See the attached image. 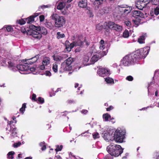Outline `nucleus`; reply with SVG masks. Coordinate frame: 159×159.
Masks as SVG:
<instances>
[{
  "mask_svg": "<svg viewBox=\"0 0 159 159\" xmlns=\"http://www.w3.org/2000/svg\"><path fill=\"white\" fill-rule=\"evenodd\" d=\"M30 30L27 31V35H32L34 38L39 39L42 37V34L46 35L48 33L47 30L43 27L36 26L31 25L30 26Z\"/></svg>",
  "mask_w": 159,
  "mask_h": 159,
  "instance_id": "f257e3e1",
  "label": "nucleus"
},
{
  "mask_svg": "<svg viewBox=\"0 0 159 159\" xmlns=\"http://www.w3.org/2000/svg\"><path fill=\"white\" fill-rule=\"evenodd\" d=\"M107 150L110 155L115 157L119 156L123 152V149L120 145L113 143L107 146Z\"/></svg>",
  "mask_w": 159,
  "mask_h": 159,
  "instance_id": "f03ea898",
  "label": "nucleus"
},
{
  "mask_svg": "<svg viewBox=\"0 0 159 159\" xmlns=\"http://www.w3.org/2000/svg\"><path fill=\"white\" fill-rule=\"evenodd\" d=\"M50 18L54 21L55 26L56 28L62 27L65 24L66 19L64 16H60L57 14L53 13Z\"/></svg>",
  "mask_w": 159,
  "mask_h": 159,
  "instance_id": "7ed1b4c3",
  "label": "nucleus"
},
{
  "mask_svg": "<svg viewBox=\"0 0 159 159\" xmlns=\"http://www.w3.org/2000/svg\"><path fill=\"white\" fill-rule=\"evenodd\" d=\"M137 61L134 53L125 56L121 61V64L124 66H129Z\"/></svg>",
  "mask_w": 159,
  "mask_h": 159,
  "instance_id": "20e7f679",
  "label": "nucleus"
},
{
  "mask_svg": "<svg viewBox=\"0 0 159 159\" xmlns=\"http://www.w3.org/2000/svg\"><path fill=\"white\" fill-rule=\"evenodd\" d=\"M125 130L121 129L119 130L117 129L114 134L113 139L117 142L122 143L123 142L125 138Z\"/></svg>",
  "mask_w": 159,
  "mask_h": 159,
  "instance_id": "39448f33",
  "label": "nucleus"
},
{
  "mask_svg": "<svg viewBox=\"0 0 159 159\" xmlns=\"http://www.w3.org/2000/svg\"><path fill=\"white\" fill-rule=\"evenodd\" d=\"M149 52V49L148 48H141L139 50H138L135 51L134 53L138 61L140 59L145 58L148 54Z\"/></svg>",
  "mask_w": 159,
  "mask_h": 159,
  "instance_id": "423d86ee",
  "label": "nucleus"
},
{
  "mask_svg": "<svg viewBox=\"0 0 159 159\" xmlns=\"http://www.w3.org/2000/svg\"><path fill=\"white\" fill-rule=\"evenodd\" d=\"M105 23H106V25L109 28L116 31L120 32L122 30L123 27L121 25L116 24L113 22L110 21L108 23H105Z\"/></svg>",
  "mask_w": 159,
  "mask_h": 159,
  "instance_id": "0eeeda50",
  "label": "nucleus"
},
{
  "mask_svg": "<svg viewBox=\"0 0 159 159\" xmlns=\"http://www.w3.org/2000/svg\"><path fill=\"white\" fill-rule=\"evenodd\" d=\"M73 58L71 57H69L65 61L64 65V70L65 71H71L72 69L71 64L73 62Z\"/></svg>",
  "mask_w": 159,
  "mask_h": 159,
  "instance_id": "6e6552de",
  "label": "nucleus"
},
{
  "mask_svg": "<svg viewBox=\"0 0 159 159\" xmlns=\"http://www.w3.org/2000/svg\"><path fill=\"white\" fill-rule=\"evenodd\" d=\"M97 73L100 76L104 77L110 75L111 73L110 70L106 68H100L98 69Z\"/></svg>",
  "mask_w": 159,
  "mask_h": 159,
  "instance_id": "1a4fd4ad",
  "label": "nucleus"
},
{
  "mask_svg": "<svg viewBox=\"0 0 159 159\" xmlns=\"http://www.w3.org/2000/svg\"><path fill=\"white\" fill-rule=\"evenodd\" d=\"M24 64L22 65H18L16 66V68L18 70L21 71H25L28 70L30 69L31 70V69L30 68V67L29 66V64H28L27 62H24Z\"/></svg>",
  "mask_w": 159,
  "mask_h": 159,
  "instance_id": "9d476101",
  "label": "nucleus"
},
{
  "mask_svg": "<svg viewBox=\"0 0 159 159\" xmlns=\"http://www.w3.org/2000/svg\"><path fill=\"white\" fill-rule=\"evenodd\" d=\"M39 55H36L34 57L28 59H23V62H27L29 65H31L35 62L39 58Z\"/></svg>",
  "mask_w": 159,
  "mask_h": 159,
  "instance_id": "9b49d317",
  "label": "nucleus"
},
{
  "mask_svg": "<svg viewBox=\"0 0 159 159\" xmlns=\"http://www.w3.org/2000/svg\"><path fill=\"white\" fill-rule=\"evenodd\" d=\"M68 57V56L66 54H62L61 56L55 55L52 56L53 60L56 61H60Z\"/></svg>",
  "mask_w": 159,
  "mask_h": 159,
  "instance_id": "f8f14e48",
  "label": "nucleus"
},
{
  "mask_svg": "<svg viewBox=\"0 0 159 159\" xmlns=\"http://www.w3.org/2000/svg\"><path fill=\"white\" fill-rule=\"evenodd\" d=\"M82 36H79L76 41H74L75 46H80L83 47L84 44V40L81 39Z\"/></svg>",
  "mask_w": 159,
  "mask_h": 159,
  "instance_id": "ddd939ff",
  "label": "nucleus"
},
{
  "mask_svg": "<svg viewBox=\"0 0 159 159\" xmlns=\"http://www.w3.org/2000/svg\"><path fill=\"white\" fill-rule=\"evenodd\" d=\"M65 45L66 47V49L68 52H70L71 49L75 46V45L73 42L70 44L68 41H66L65 42Z\"/></svg>",
  "mask_w": 159,
  "mask_h": 159,
  "instance_id": "4468645a",
  "label": "nucleus"
},
{
  "mask_svg": "<svg viewBox=\"0 0 159 159\" xmlns=\"http://www.w3.org/2000/svg\"><path fill=\"white\" fill-rule=\"evenodd\" d=\"M147 37L146 33H143L142 35L139 37L138 39V42L140 44H143L145 43V38Z\"/></svg>",
  "mask_w": 159,
  "mask_h": 159,
  "instance_id": "2eb2a0df",
  "label": "nucleus"
},
{
  "mask_svg": "<svg viewBox=\"0 0 159 159\" xmlns=\"http://www.w3.org/2000/svg\"><path fill=\"white\" fill-rule=\"evenodd\" d=\"M44 25L49 30H52L54 28L53 25L52 24V21L50 20H45Z\"/></svg>",
  "mask_w": 159,
  "mask_h": 159,
  "instance_id": "dca6fc26",
  "label": "nucleus"
},
{
  "mask_svg": "<svg viewBox=\"0 0 159 159\" xmlns=\"http://www.w3.org/2000/svg\"><path fill=\"white\" fill-rule=\"evenodd\" d=\"M133 14L134 15L143 18L144 17L143 14L139 11L135 10L133 11Z\"/></svg>",
  "mask_w": 159,
  "mask_h": 159,
  "instance_id": "f3484780",
  "label": "nucleus"
},
{
  "mask_svg": "<svg viewBox=\"0 0 159 159\" xmlns=\"http://www.w3.org/2000/svg\"><path fill=\"white\" fill-rule=\"evenodd\" d=\"M78 5L80 7H86L87 5V0H82L80 1L79 2Z\"/></svg>",
  "mask_w": 159,
  "mask_h": 159,
  "instance_id": "a211bd4d",
  "label": "nucleus"
},
{
  "mask_svg": "<svg viewBox=\"0 0 159 159\" xmlns=\"http://www.w3.org/2000/svg\"><path fill=\"white\" fill-rule=\"evenodd\" d=\"M99 58V56L97 55H93L90 60V64H93L97 61Z\"/></svg>",
  "mask_w": 159,
  "mask_h": 159,
  "instance_id": "6ab92c4d",
  "label": "nucleus"
},
{
  "mask_svg": "<svg viewBox=\"0 0 159 159\" xmlns=\"http://www.w3.org/2000/svg\"><path fill=\"white\" fill-rule=\"evenodd\" d=\"M25 19L26 20V22H27V24H31L34 21V17L31 16L27 18H25Z\"/></svg>",
  "mask_w": 159,
  "mask_h": 159,
  "instance_id": "aec40b11",
  "label": "nucleus"
},
{
  "mask_svg": "<svg viewBox=\"0 0 159 159\" xmlns=\"http://www.w3.org/2000/svg\"><path fill=\"white\" fill-rule=\"evenodd\" d=\"M103 138L105 140L108 141L112 140L113 139V137L109 133H105L104 134Z\"/></svg>",
  "mask_w": 159,
  "mask_h": 159,
  "instance_id": "412c9836",
  "label": "nucleus"
},
{
  "mask_svg": "<svg viewBox=\"0 0 159 159\" xmlns=\"http://www.w3.org/2000/svg\"><path fill=\"white\" fill-rule=\"evenodd\" d=\"M50 59L48 57H45L42 61V64L45 66L49 64L50 62Z\"/></svg>",
  "mask_w": 159,
  "mask_h": 159,
  "instance_id": "4be33fe9",
  "label": "nucleus"
},
{
  "mask_svg": "<svg viewBox=\"0 0 159 159\" xmlns=\"http://www.w3.org/2000/svg\"><path fill=\"white\" fill-rule=\"evenodd\" d=\"M11 135L13 137H16L17 136V132L16 131V128L14 127L12 129L11 128Z\"/></svg>",
  "mask_w": 159,
  "mask_h": 159,
  "instance_id": "5701e85b",
  "label": "nucleus"
},
{
  "mask_svg": "<svg viewBox=\"0 0 159 159\" xmlns=\"http://www.w3.org/2000/svg\"><path fill=\"white\" fill-rule=\"evenodd\" d=\"M65 4L63 2H60L57 6V9L58 10H61L65 7Z\"/></svg>",
  "mask_w": 159,
  "mask_h": 159,
  "instance_id": "b1692460",
  "label": "nucleus"
},
{
  "mask_svg": "<svg viewBox=\"0 0 159 159\" xmlns=\"http://www.w3.org/2000/svg\"><path fill=\"white\" fill-rule=\"evenodd\" d=\"M141 6H140L139 10H142L143 8L146 6V5L148 4V2H147L146 1H144V0H142V2H141Z\"/></svg>",
  "mask_w": 159,
  "mask_h": 159,
  "instance_id": "393cba45",
  "label": "nucleus"
},
{
  "mask_svg": "<svg viewBox=\"0 0 159 159\" xmlns=\"http://www.w3.org/2000/svg\"><path fill=\"white\" fill-rule=\"evenodd\" d=\"M146 2L149 3L151 2L152 5H157L159 3V0H147Z\"/></svg>",
  "mask_w": 159,
  "mask_h": 159,
  "instance_id": "a878e982",
  "label": "nucleus"
},
{
  "mask_svg": "<svg viewBox=\"0 0 159 159\" xmlns=\"http://www.w3.org/2000/svg\"><path fill=\"white\" fill-rule=\"evenodd\" d=\"M15 154V152L14 151H11L9 152L7 154V158L8 159H13L14 158L13 155Z\"/></svg>",
  "mask_w": 159,
  "mask_h": 159,
  "instance_id": "bb28decb",
  "label": "nucleus"
},
{
  "mask_svg": "<svg viewBox=\"0 0 159 159\" xmlns=\"http://www.w3.org/2000/svg\"><path fill=\"white\" fill-rule=\"evenodd\" d=\"M103 118L105 120V121H108L109 119L111 118V116L108 113H106L103 114Z\"/></svg>",
  "mask_w": 159,
  "mask_h": 159,
  "instance_id": "cd10ccee",
  "label": "nucleus"
},
{
  "mask_svg": "<svg viewBox=\"0 0 159 159\" xmlns=\"http://www.w3.org/2000/svg\"><path fill=\"white\" fill-rule=\"evenodd\" d=\"M105 81L107 83L109 84H114V80L110 77H108L106 78L105 79Z\"/></svg>",
  "mask_w": 159,
  "mask_h": 159,
  "instance_id": "c85d7f7f",
  "label": "nucleus"
},
{
  "mask_svg": "<svg viewBox=\"0 0 159 159\" xmlns=\"http://www.w3.org/2000/svg\"><path fill=\"white\" fill-rule=\"evenodd\" d=\"M26 23V20L25 19H21L20 20H17L16 23L21 25H24Z\"/></svg>",
  "mask_w": 159,
  "mask_h": 159,
  "instance_id": "c756f323",
  "label": "nucleus"
},
{
  "mask_svg": "<svg viewBox=\"0 0 159 159\" xmlns=\"http://www.w3.org/2000/svg\"><path fill=\"white\" fill-rule=\"evenodd\" d=\"M26 107V103H24L23 104L21 108L20 109V112L23 114L24 111H25V108Z\"/></svg>",
  "mask_w": 159,
  "mask_h": 159,
  "instance_id": "7c9ffc66",
  "label": "nucleus"
},
{
  "mask_svg": "<svg viewBox=\"0 0 159 159\" xmlns=\"http://www.w3.org/2000/svg\"><path fill=\"white\" fill-rule=\"evenodd\" d=\"M96 29L97 30H101L102 29H105V26L102 25L98 24L96 26Z\"/></svg>",
  "mask_w": 159,
  "mask_h": 159,
  "instance_id": "2f4dec72",
  "label": "nucleus"
},
{
  "mask_svg": "<svg viewBox=\"0 0 159 159\" xmlns=\"http://www.w3.org/2000/svg\"><path fill=\"white\" fill-rule=\"evenodd\" d=\"M56 148L55 149V151L57 152L61 151L63 148V146L62 145H61L60 146L58 145H56Z\"/></svg>",
  "mask_w": 159,
  "mask_h": 159,
  "instance_id": "473e14b6",
  "label": "nucleus"
},
{
  "mask_svg": "<svg viewBox=\"0 0 159 159\" xmlns=\"http://www.w3.org/2000/svg\"><path fill=\"white\" fill-rule=\"evenodd\" d=\"M129 33L128 31L125 30L123 33V36L125 38H127L129 37Z\"/></svg>",
  "mask_w": 159,
  "mask_h": 159,
  "instance_id": "72a5a7b5",
  "label": "nucleus"
},
{
  "mask_svg": "<svg viewBox=\"0 0 159 159\" xmlns=\"http://www.w3.org/2000/svg\"><path fill=\"white\" fill-rule=\"evenodd\" d=\"M142 0H137L135 2L136 7L139 9Z\"/></svg>",
  "mask_w": 159,
  "mask_h": 159,
  "instance_id": "f704fd0d",
  "label": "nucleus"
},
{
  "mask_svg": "<svg viewBox=\"0 0 159 159\" xmlns=\"http://www.w3.org/2000/svg\"><path fill=\"white\" fill-rule=\"evenodd\" d=\"M40 146L42 147L41 150L42 151H44L46 148V146L44 142H41L40 143Z\"/></svg>",
  "mask_w": 159,
  "mask_h": 159,
  "instance_id": "c9c22d12",
  "label": "nucleus"
},
{
  "mask_svg": "<svg viewBox=\"0 0 159 159\" xmlns=\"http://www.w3.org/2000/svg\"><path fill=\"white\" fill-rule=\"evenodd\" d=\"M57 65L56 62L53 64L52 65V69L53 71L55 72H57Z\"/></svg>",
  "mask_w": 159,
  "mask_h": 159,
  "instance_id": "e433bc0d",
  "label": "nucleus"
},
{
  "mask_svg": "<svg viewBox=\"0 0 159 159\" xmlns=\"http://www.w3.org/2000/svg\"><path fill=\"white\" fill-rule=\"evenodd\" d=\"M57 38L58 39L64 38L65 37V35L64 34H61L60 32H57Z\"/></svg>",
  "mask_w": 159,
  "mask_h": 159,
  "instance_id": "4c0bfd02",
  "label": "nucleus"
},
{
  "mask_svg": "<svg viewBox=\"0 0 159 159\" xmlns=\"http://www.w3.org/2000/svg\"><path fill=\"white\" fill-rule=\"evenodd\" d=\"M4 28H6L8 32H11L13 31V29L11 26H4Z\"/></svg>",
  "mask_w": 159,
  "mask_h": 159,
  "instance_id": "58836bf2",
  "label": "nucleus"
},
{
  "mask_svg": "<svg viewBox=\"0 0 159 159\" xmlns=\"http://www.w3.org/2000/svg\"><path fill=\"white\" fill-rule=\"evenodd\" d=\"M7 63H8V67H16V66L15 64L13 63V62H12L11 61H8Z\"/></svg>",
  "mask_w": 159,
  "mask_h": 159,
  "instance_id": "ea45409f",
  "label": "nucleus"
},
{
  "mask_svg": "<svg viewBox=\"0 0 159 159\" xmlns=\"http://www.w3.org/2000/svg\"><path fill=\"white\" fill-rule=\"evenodd\" d=\"M37 101H38L39 103L40 104H43L44 102V101L43 98L41 97H39L38 98Z\"/></svg>",
  "mask_w": 159,
  "mask_h": 159,
  "instance_id": "a19ab883",
  "label": "nucleus"
},
{
  "mask_svg": "<svg viewBox=\"0 0 159 159\" xmlns=\"http://www.w3.org/2000/svg\"><path fill=\"white\" fill-rule=\"evenodd\" d=\"M154 13L157 15L159 14V5H158L154 9Z\"/></svg>",
  "mask_w": 159,
  "mask_h": 159,
  "instance_id": "79ce46f5",
  "label": "nucleus"
},
{
  "mask_svg": "<svg viewBox=\"0 0 159 159\" xmlns=\"http://www.w3.org/2000/svg\"><path fill=\"white\" fill-rule=\"evenodd\" d=\"M51 6L49 5H42V6H40L39 7V10L41 9H43L44 8H49V7Z\"/></svg>",
  "mask_w": 159,
  "mask_h": 159,
  "instance_id": "37998d69",
  "label": "nucleus"
},
{
  "mask_svg": "<svg viewBox=\"0 0 159 159\" xmlns=\"http://www.w3.org/2000/svg\"><path fill=\"white\" fill-rule=\"evenodd\" d=\"M93 138L94 139L99 138V134L98 132H95L93 134Z\"/></svg>",
  "mask_w": 159,
  "mask_h": 159,
  "instance_id": "c03bdc74",
  "label": "nucleus"
},
{
  "mask_svg": "<svg viewBox=\"0 0 159 159\" xmlns=\"http://www.w3.org/2000/svg\"><path fill=\"white\" fill-rule=\"evenodd\" d=\"M97 3L98 5H101L104 2H106V1L104 0H96Z\"/></svg>",
  "mask_w": 159,
  "mask_h": 159,
  "instance_id": "a18cd8bd",
  "label": "nucleus"
},
{
  "mask_svg": "<svg viewBox=\"0 0 159 159\" xmlns=\"http://www.w3.org/2000/svg\"><path fill=\"white\" fill-rule=\"evenodd\" d=\"M21 145V143L20 142H18L17 143H15L13 144V147L14 148H17L20 146Z\"/></svg>",
  "mask_w": 159,
  "mask_h": 159,
  "instance_id": "49530a36",
  "label": "nucleus"
},
{
  "mask_svg": "<svg viewBox=\"0 0 159 159\" xmlns=\"http://www.w3.org/2000/svg\"><path fill=\"white\" fill-rule=\"evenodd\" d=\"M36 96L35 94L33 93L32 95V97L31 99L32 101H34L35 102L37 101V99L36 98Z\"/></svg>",
  "mask_w": 159,
  "mask_h": 159,
  "instance_id": "de8ad7c7",
  "label": "nucleus"
},
{
  "mask_svg": "<svg viewBox=\"0 0 159 159\" xmlns=\"http://www.w3.org/2000/svg\"><path fill=\"white\" fill-rule=\"evenodd\" d=\"M126 80L129 81H132L133 80V78L132 76L129 75L126 77Z\"/></svg>",
  "mask_w": 159,
  "mask_h": 159,
  "instance_id": "09e8293b",
  "label": "nucleus"
},
{
  "mask_svg": "<svg viewBox=\"0 0 159 159\" xmlns=\"http://www.w3.org/2000/svg\"><path fill=\"white\" fill-rule=\"evenodd\" d=\"M125 23L128 27H130L131 26V22L129 21L128 20L125 21Z\"/></svg>",
  "mask_w": 159,
  "mask_h": 159,
  "instance_id": "8fccbe9b",
  "label": "nucleus"
},
{
  "mask_svg": "<svg viewBox=\"0 0 159 159\" xmlns=\"http://www.w3.org/2000/svg\"><path fill=\"white\" fill-rule=\"evenodd\" d=\"M39 20L40 22H42L44 21L45 19L44 16L43 15H40L39 16Z\"/></svg>",
  "mask_w": 159,
  "mask_h": 159,
  "instance_id": "3c124183",
  "label": "nucleus"
},
{
  "mask_svg": "<svg viewBox=\"0 0 159 159\" xmlns=\"http://www.w3.org/2000/svg\"><path fill=\"white\" fill-rule=\"evenodd\" d=\"M75 101L74 100L69 99L67 101V102L68 104H72L75 103Z\"/></svg>",
  "mask_w": 159,
  "mask_h": 159,
  "instance_id": "603ef678",
  "label": "nucleus"
},
{
  "mask_svg": "<svg viewBox=\"0 0 159 159\" xmlns=\"http://www.w3.org/2000/svg\"><path fill=\"white\" fill-rule=\"evenodd\" d=\"M105 30L104 32L105 34L106 35H109V34L110 33L109 28H108V29H106L105 28Z\"/></svg>",
  "mask_w": 159,
  "mask_h": 159,
  "instance_id": "864d4df0",
  "label": "nucleus"
},
{
  "mask_svg": "<svg viewBox=\"0 0 159 159\" xmlns=\"http://www.w3.org/2000/svg\"><path fill=\"white\" fill-rule=\"evenodd\" d=\"M154 155L156 159H159V152H155Z\"/></svg>",
  "mask_w": 159,
  "mask_h": 159,
  "instance_id": "5fc2aeb1",
  "label": "nucleus"
},
{
  "mask_svg": "<svg viewBox=\"0 0 159 159\" xmlns=\"http://www.w3.org/2000/svg\"><path fill=\"white\" fill-rule=\"evenodd\" d=\"M123 11L124 13H128L130 11L129 9H127L125 8L123 9Z\"/></svg>",
  "mask_w": 159,
  "mask_h": 159,
  "instance_id": "6e6d98bb",
  "label": "nucleus"
},
{
  "mask_svg": "<svg viewBox=\"0 0 159 159\" xmlns=\"http://www.w3.org/2000/svg\"><path fill=\"white\" fill-rule=\"evenodd\" d=\"M114 107L112 106H110L109 107H107L106 108V110L107 111H109L112 110Z\"/></svg>",
  "mask_w": 159,
  "mask_h": 159,
  "instance_id": "4d7b16f0",
  "label": "nucleus"
},
{
  "mask_svg": "<svg viewBox=\"0 0 159 159\" xmlns=\"http://www.w3.org/2000/svg\"><path fill=\"white\" fill-rule=\"evenodd\" d=\"M21 31L23 34H25L26 32V30L25 28L24 27H22L21 28Z\"/></svg>",
  "mask_w": 159,
  "mask_h": 159,
  "instance_id": "13d9d810",
  "label": "nucleus"
},
{
  "mask_svg": "<svg viewBox=\"0 0 159 159\" xmlns=\"http://www.w3.org/2000/svg\"><path fill=\"white\" fill-rule=\"evenodd\" d=\"M84 42H85L86 43V44L87 46H89V45L90 43L87 41V40L86 39L85 37L84 38Z\"/></svg>",
  "mask_w": 159,
  "mask_h": 159,
  "instance_id": "bf43d9fd",
  "label": "nucleus"
},
{
  "mask_svg": "<svg viewBox=\"0 0 159 159\" xmlns=\"http://www.w3.org/2000/svg\"><path fill=\"white\" fill-rule=\"evenodd\" d=\"M45 65H44L43 64L42 65H41L39 66V68L41 70H43L45 69Z\"/></svg>",
  "mask_w": 159,
  "mask_h": 159,
  "instance_id": "052dcab7",
  "label": "nucleus"
},
{
  "mask_svg": "<svg viewBox=\"0 0 159 159\" xmlns=\"http://www.w3.org/2000/svg\"><path fill=\"white\" fill-rule=\"evenodd\" d=\"M88 112V111L85 109H83L81 111V113L84 114H86Z\"/></svg>",
  "mask_w": 159,
  "mask_h": 159,
  "instance_id": "680f3d73",
  "label": "nucleus"
},
{
  "mask_svg": "<svg viewBox=\"0 0 159 159\" xmlns=\"http://www.w3.org/2000/svg\"><path fill=\"white\" fill-rule=\"evenodd\" d=\"M133 21L134 23L137 25H139V22L137 21L136 20H133Z\"/></svg>",
  "mask_w": 159,
  "mask_h": 159,
  "instance_id": "e2e57ef3",
  "label": "nucleus"
},
{
  "mask_svg": "<svg viewBox=\"0 0 159 159\" xmlns=\"http://www.w3.org/2000/svg\"><path fill=\"white\" fill-rule=\"evenodd\" d=\"M54 158L55 159H62L61 156L58 155H56L55 156Z\"/></svg>",
  "mask_w": 159,
  "mask_h": 159,
  "instance_id": "0e129e2a",
  "label": "nucleus"
},
{
  "mask_svg": "<svg viewBox=\"0 0 159 159\" xmlns=\"http://www.w3.org/2000/svg\"><path fill=\"white\" fill-rule=\"evenodd\" d=\"M51 75V73L49 71H46V76H50Z\"/></svg>",
  "mask_w": 159,
  "mask_h": 159,
  "instance_id": "69168bd1",
  "label": "nucleus"
},
{
  "mask_svg": "<svg viewBox=\"0 0 159 159\" xmlns=\"http://www.w3.org/2000/svg\"><path fill=\"white\" fill-rule=\"evenodd\" d=\"M61 13L62 14L64 15H67V13L66 12V11L65 10L62 11Z\"/></svg>",
  "mask_w": 159,
  "mask_h": 159,
  "instance_id": "338daca9",
  "label": "nucleus"
},
{
  "mask_svg": "<svg viewBox=\"0 0 159 159\" xmlns=\"http://www.w3.org/2000/svg\"><path fill=\"white\" fill-rule=\"evenodd\" d=\"M113 157L111 156H106L104 159H112Z\"/></svg>",
  "mask_w": 159,
  "mask_h": 159,
  "instance_id": "774afa93",
  "label": "nucleus"
}]
</instances>
